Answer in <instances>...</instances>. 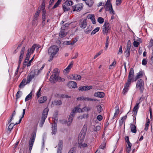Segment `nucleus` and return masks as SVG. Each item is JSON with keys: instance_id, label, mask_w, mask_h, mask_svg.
I'll return each instance as SVG.
<instances>
[{"instance_id": "nucleus-1", "label": "nucleus", "mask_w": 153, "mask_h": 153, "mask_svg": "<svg viewBox=\"0 0 153 153\" xmlns=\"http://www.w3.org/2000/svg\"><path fill=\"white\" fill-rule=\"evenodd\" d=\"M59 50V48L56 45H53L50 47L48 50V54H51L48 61L51 62L53 59L54 56L58 52Z\"/></svg>"}, {"instance_id": "nucleus-2", "label": "nucleus", "mask_w": 153, "mask_h": 153, "mask_svg": "<svg viewBox=\"0 0 153 153\" xmlns=\"http://www.w3.org/2000/svg\"><path fill=\"white\" fill-rule=\"evenodd\" d=\"M87 130V127L84 125L83 127L82 130L79 134L78 137V143H81V142L83 141L86 134V132Z\"/></svg>"}, {"instance_id": "nucleus-3", "label": "nucleus", "mask_w": 153, "mask_h": 153, "mask_svg": "<svg viewBox=\"0 0 153 153\" xmlns=\"http://www.w3.org/2000/svg\"><path fill=\"white\" fill-rule=\"evenodd\" d=\"M136 87L140 93L142 94L144 89L143 81L141 79H139L137 82Z\"/></svg>"}, {"instance_id": "nucleus-4", "label": "nucleus", "mask_w": 153, "mask_h": 153, "mask_svg": "<svg viewBox=\"0 0 153 153\" xmlns=\"http://www.w3.org/2000/svg\"><path fill=\"white\" fill-rule=\"evenodd\" d=\"M79 109L78 108L76 107L72 111L68 120V122L67 123L68 126H70L71 125L75 113L79 112Z\"/></svg>"}, {"instance_id": "nucleus-5", "label": "nucleus", "mask_w": 153, "mask_h": 153, "mask_svg": "<svg viewBox=\"0 0 153 153\" xmlns=\"http://www.w3.org/2000/svg\"><path fill=\"white\" fill-rule=\"evenodd\" d=\"M36 131H34L32 134L30 140L29 141V150L31 151L32 149L36 137Z\"/></svg>"}, {"instance_id": "nucleus-6", "label": "nucleus", "mask_w": 153, "mask_h": 153, "mask_svg": "<svg viewBox=\"0 0 153 153\" xmlns=\"http://www.w3.org/2000/svg\"><path fill=\"white\" fill-rule=\"evenodd\" d=\"M48 108H45L43 110L42 114V117L41 120V127H42L44 123L45 122V120L46 118L48 113Z\"/></svg>"}, {"instance_id": "nucleus-7", "label": "nucleus", "mask_w": 153, "mask_h": 153, "mask_svg": "<svg viewBox=\"0 0 153 153\" xmlns=\"http://www.w3.org/2000/svg\"><path fill=\"white\" fill-rule=\"evenodd\" d=\"M58 73V71L55 72V74L54 75H52L50 77V82L52 83H54L58 81L61 79V77L59 76L57 74V73Z\"/></svg>"}, {"instance_id": "nucleus-8", "label": "nucleus", "mask_w": 153, "mask_h": 153, "mask_svg": "<svg viewBox=\"0 0 153 153\" xmlns=\"http://www.w3.org/2000/svg\"><path fill=\"white\" fill-rule=\"evenodd\" d=\"M109 23L105 21L102 26V33L103 34H105L108 33L110 30V27L109 26Z\"/></svg>"}, {"instance_id": "nucleus-9", "label": "nucleus", "mask_w": 153, "mask_h": 153, "mask_svg": "<svg viewBox=\"0 0 153 153\" xmlns=\"http://www.w3.org/2000/svg\"><path fill=\"white\" fill-rule=\"evenodd\" d=\"M36 75V73L34 71H32L28 75L27 77V81L26 84L30 83L32 80L34 78Z\"/></svg>"}, {"instance_id": "nucleus-10", "label": "nucleus", "mask_w": 153, "mask_h": 153, "mask_svg": "<svg viewBox=\"0 0 153 153\" xmlns=\"http://www.w3.org/2000/svg\"><path fill=\"white\" fill-rule=\"evenodd\" d=\"M40 10L41 8L39 7L38 8V10L36 13L33 19V22L32 23V25L33 26H36L37 25V20L39 16Z\"/></svg>"}, {"instance_id": "nucleus-11", "label": "nucleus", "mask_w": 153, "mask_h": 153, "mask_svg": "<svg viewBox=\"0 0 153 153\" xmlns=\"http://www.w3.org/2000/svg\"><path fill=\"white\" fill-rule=\"evenodd\" d=\"M83 6V5L82 3L77 4L72 7L73 10V11H79L82 9Z\"/></svg>"}, {"instance_id": "nucleus-12", "label": "nucleus", "mask_w": 153, "mask_h": 153, "mask_svg": "<svg viewBox=\"0 0 153 153\" xmlns=\"http://www.w3.org/2000/svg\"><path fill=\"white\" fill-rule=\"evenodd\" d=\"M134 69L132 68H131L129 72L128 79L134 81Z\"/></svg>"}, {"instance_id": "nucleus-13", "label": "nucleus", "mask_w": 153, "mask_h": 153, "mask_svg": "<svg viewBox=\"0 0 153 153\" xmlns=\"http://www.w3.org/2000/svg\"><path fill=\"white\" fill-rule=\"evenodd\" d=\"M79 24L81 28H85L87 26L86 20L83 19H81L80 20Z\"/></svg>"}, {"instance_id": "nucleus-14", "label": "nucleus", "mask_w": 153, "mask_h": 153, "mask_svg": "<svg viewBox=\"0 0 153 153\" xmlns=\"http://www.w3.org/2000/svg\"><path fill=\"white\" fill-rule=\"evenodd\" d=\"M77 83L74 81H70L67 84V86L70 88H75L77 87Z\"/></svg>"}, {"instance_id": "nucleus-15", "label": "nucleus", "mask_w": 153, "mask_h": 153, "mask_svg": "<svg viewBox=\"0 0 153 153\" xmlns=\"http://www.w3.org/2000/svg\"><path fill=\"white\" fill-rule=\"evenodd\" d=\"M104 7L106 11H110L112 6L111 3L106 2Z\"/></svg>"}, {"instance_id": "nucleus-16", "label": "nucleus", "mask_w": 153, "mask_h": 153, "mask_svg": "<svg viewBox=\"0 0 153 153\" xmlns=\"http://www.w3.org/2000/svg\"><path fill=\"white\" fill-rule=\"evenodd\" d=\"M131 47V46L130 44H127L126 49L125 53L126 56V57H128L130 55Z\"/></svg>"}, {"instance_id": "nucleus-17", "label": "nucleus", "mask_w": 153, "mask_h": 153, "mask_svg": "<svg viewBox=\"0 0 153 153\" xmlns=\"http://www.w3.org/2000/svg\"><path fill=\"white\" fill-rule=\"evenodd\" d=\"M95 97L99 98H103L105 96V94L103 92H95L94 95Z\"/></svg>"}, {"instance_id": "nucleus-18", "label": "nucleus", "mask_w": 153, "mask_h": 153, "mask_svg": "<svg viewBox=\"0 0 153 153\" xmlns=\"http://www.w3.org/2000/svg\"><path fill=\"white\" fill-rule=\"evenodd\" d=\"M87 18L88 19H90L91 20L92 23L93 24H96V22L95 20L94 15L89 14L87 16Z\"/></svg>"}, {"instance_id": "nucleus-19", "label": "nucleus", "mask_w": 153, "mask_h": 153, "mask_svg": "<svg viewBox=\"0 0 153 153\" xmlns=\"http://www.w3.org/2000/svg\"><path fill=\"white\" fill-rule=\"evenodd\" d=\"M140 103V102H137V103L135 105L134 108L133 109V111L134 113V114L136 116L137 115L138 110L139 108V104Z\"/></svg>"}, {"instance_id": "nucleus-20", "label": "nucleus", "mask_w": 153, "mask_h": 153, "mask_svg": "<svg viewBox=\"0 0 153 153\" xmlns=\"http://www.w3.org/2000/svg\"><path fill=\"white\" fill-rule=\"evenodd\" d=\"M73 63V61H71L68 67L64 70V72L65 73H67V72H69V71L72 67Z\"/></svg>"}, {"instance_id": "nucleus-21", "label": "nucleus", "mask_w": 153, "mask_h": 153, "mask_svg": "<svg viewBox=\"0 0 153 153\" xmlns=\"http://www.w3.org/2000/svg\"><path fill=\"white\" fill-rule=\"evenodd\" d=\"M71 78L72 77V79L74 80H80L81 79V76L80 75L77 74H73L71 75Z\"/></svg>"}, {"instance_id": "nucleus-22", "label": "nucleus", "mask_w": 153, "mask_h": 153, "mask_svg": "<svg viewBox=\"0 0 153 153\" xmlns=\"http://www.w3.org/2000/svg\"><path fill=\"white\" fill-rule=\"evenodd\" d=\"M57 123H54V125H53L52 127V134H56L57 131Z\"/></svg>"}, {"instance_id": "nucleus-23", "label": "nucleus", "mask_w": 153, "mask_h": 153, "mask_svg": "<svg viewBox=\"0 0 153 153\" xmlns=\"http://www.w3.org/2000/svg\"><path fill=\"white\" fill-rule=\"evenodd\" d=\"M127 118V116L126 115H125L122 117L119 121V125L121 126L123 123H125L126 121V120Z\"/></svg>"}, {"instance_id": "nucleus-24", "label": "nucleus", "mask_w": 153, "mask_h": 153, "mask_svg": "<svg viewBox=\"0 0 153 153\" xmlns=\"http://www.w3.org/2000/svg\"><path fill=\"white\" fill-rule=\"evenodd\" d=\"M130 127L131 131L132 133H135L136 132V127L135 125L133 124H131Z\"/></svg>"}, {"instance_id": "nucleus-25", "label": "nucleus", "mask_w": 153, "mask_h": 153, "mask_svg": "<svg viewBox=\"0 0 153 153\" xmlns=\"http://www.w3.org/2000/svg\"><path fill=\"white\" fill-rule=\"evenodd\" d=\"M25 51V47H22L20 52V54L19 57V59H20L22 60V59L24 56V54Z\"/></svg>"}, {"instance_id": "nucleus-26", "label": "nucleus", "mask_w": 153, "mask_h": 153, "mask_svg": "<svg viewBox=\"0 0 153 153\" xmlns=\"http://www.w3.org/2000/svg\"><path fill=\"white\" fill-rule=\"evenodd\" d=\"M36 45V44H34L30 49H28L27 52L30 53L31 54H32L34 51Z\"/></svg>"}, {"instance_id": "nucleus-27", "label": "nucleus", "mask_w": 153, "mask_h": 153, "mask_svg": "<svg viewBox=\"0 0 153 153\" xmlns=\"http://www.w3.org/2000/svg\"><path fill=\"white\" fill-rule=\"evenodd\" d=\"M26 81H27L25 78L23 79L19 85V87L20 88H23L25 85H26Z\"/></svg>"}, {"instance_id": "nucleus-28", "label": "nucleus", "mask_w": 153, "mask_h": 153, "mask_svg": "<svg viewBox=\"0 0 153 153\" xmlns=\"http://www.w3.org/2000/svg\"><path fill=\"white\" fill-rule=\"evenodd\" d=\"M47 99L46 97L44 96L41 97L39 100V103H42L45 102Z\"/></svg>"}, {"instance_id": "nucleus-29", "label": "nucleus", "mask_w": 153, "mask_h": 153, "mask_svg": "<svg viewBox=\"0 0 153 153\" xmlns=\"http://www.w3.org/2000/svg\"><path fill=\"white\" fill-rule=\"evenodd\" d=\"M79 109V112H83L85 111H87L90 110L91 109V108L89 107H85L83 108L82 109H81L78 108Z\"/></svg>"}, {"instance_id": "nucleus-30", "label": "nucleus", "mask_w": 153, "mask_h": 153, "mask_svg": "<svg viewBox=\"0 0 153 153\" xmlns=\"http://www.w3.org/2000/svg\"><path fill=\"white\" fill-rule=\"evenodd\" d=\"M93 28L91 26L89 25L88 26L87 28L85 30L84 32L86 34H89L90 32L92 30Z\"/></svg>"}, {"instance_id": "nucleus-31", "label": "nucleus", "mask_w": 153, "mask_h": 153, "mask_svg": "<svg viewBox=\"0 0 153 153\" xmlns=\"http://www.w3.org/2000/svg\"><path fill=\"white\" fill-rule=\"evenodd\" d=\"M73 4V2L71 0H66V1L64 3L65 5L67 6H70L72 5Z\"/></svg>"}, {"instance_id": "nucleus-32", "label": "nucleus", "mask_w": 153, "mask_h": 153, "mask_svg": "<svg viewBox=\"0 0 153 153\" xmlns=\"http://www.w3.org/2000/svg\"><path fill=\"white\" fill-rule=\"evenodd\" d=\"M53 118L54 120V123H57V120L58 119V113L57 112H56L54 116L53 117Z\"/></svg>"}, {"instance_id": "nucleus-33", "label": "nucleus", "mask_w": 153, "mask_h": 153, "mask_svg": "<svg viewBox=\"0 0 153 153\" xmlns=\"http://www.w3.org/2000/svg\"><path fill=\"white\" fill-rule=\"evenodd\" d=\"M59 36L61 38H63L65 37L67 34L66 33L64 30H61L60 32Z\"/></svg>"}, {"instance_id": "nucleus-34", "label": "nucleus", "mask_w": 153, "mask_h": 153, "mask_svg": "<svg viewBox=\"0 0 153 153\" xmlns=\"http://www.w3.org/2000/svg\"><path fill=\"white\" fill-rule=\"evenodd\" d=\"M62 102L61 100H55L53 104L56 105H62Z\"/></svg>"}, {"instance_id": "nucleus-35", "label": "nucleus", "mask_w": 153, "mask_h": 153, "mask_svg": "<svg viewBox=\"0 0 153 153\" xmlns=\"http://www.w3.org/2000/svg\"><path fill=\"white\" fill-rule=\"evenodd\" d=\"M143 75L142 73L141 72H138L135 77L134 81H136L137 79L141 77Z\"/></svg>"}, {"instance_id": "nucleus-36", "label": "nucleus", "mask_w": 153, "mask_h": 153, "mask_svg": "<svg viewBox=\"0 0 153 153\" xmlns=\"http://www.w3.org/2000/svg\"><path fill=\"white\" fill-rule=\"evenodd\" d=\"M85 3L89 7H91L93 4L94 2L92 0H89L88 1H86Z\"/></svg>"}, {"instance_id": "nucleus-37", "label": "nucleus", "mask_w": 153, "mask_h": 153, "mask_svg": "<svg viewBox=\"0 0 153 153\" xmlns=\"http://www.w3.org/2000/svg\"><path fill=\"white\" fill-rule=\"evenodd\" d=\"M63 146V142L62 140H59L58 144V149L59 150H62Z\"/></svg>"}, {"instance_id": "nucleus-38", "label": "nucleus", "mask_w": 153, "mask_h": 153, "mask_svg": "<svg viewBox=\"0 0 153 153\" xmlns=\"http://www.w3.org/2000/svg\"><path fill=\"white\" fill-rule=\"evenodd\" d=\"M32 94L31 92H30L25 97V101L26 102L30 99H31L32 97Z\"/></svg>"}, {"instance_id": "nucleus-39", "label": "nucleus", "mask_w": 153, "mask_h": 153, "mask_svg": "<svg viewBox=\"0 0 153 153\" xmlns=\"http://www.w3.org/2000/svg\"><path fill=\"white\" fill-rule=\"evenodd\" d=\"M16 114V112L15 111H13V113L12 114V115L10 116V118L8 121V124H9L10 123L12 120H13V117Z\"/></svg>"}, {"instance_id": "nucleus-40", "label": "nucleus", "mask_w": 153, "mask_h": 153, "mask_svg": "<svg viewBox=\"0 0 153 153\" xmlns=\"http://www.w3.org/2000/svg\"><path fill=\"white\" fill-rule=\"evenodd\" d=\"M100 30L99 27H97L94 29L91 32V35H93L95 34L97 32H98Z\"/></svg>"}, {"instance_id": "nucleus-41", "label": "nucleus", "mask_w": 153, "mask_h": 153, "mask_svg": "<svg viewBox=\"0 0 153 153\" xmlns=\"http://www.w3.org/2000/svg\"><path fill=\"white\" fill-rule=\"evenodd\" d=\"M133 81L131 80L128 79H127V82L125 83V85L124 86L126 87H127L129 88L130 85L131 84V82H133Z\"/></svg>"}, {"instance_id": "nucleus-42", "label": "nucleus", "mask_w": 153, "mask_h": 153, "mask_svg": "<svg viewBox=\"0 0 153 153\" xmlns=\"http://www.w3.org/2000/svg\"><path fill=\"white\" fill-rule=\"evenodd\" d=\"M109 37L108 36H107L106 37V40L105 42V49L106 50H107L108 46V42H109Z\"/></svg>"}, {"instance_id": "nucleus-43", "label": "nucleus", "mask_w": 153, "mask_h": 153, "mask_svg": "<svg viewBox=\"0 0 153 153\" xmlns=\"http://www.w3.org/2000/svg\"><path fill=\"white\" fill-rule=\"evenodd\" d=\"M62 8L64 12L70 10V8L68 6L65 5L64 4L62 5Z\"/></svg>"}, {"instance_id": "nucleus-44", "label": "nucleus", "mask_w": 153, "mask_h": 153, "mask_svg": "<svg viewBox=\"0 0 153 153\" xmlns=\"http://www.w3.org/2000/svg\"><path fill=\"white\" fill-rule=\"evenodd\" d=\"M62 0H58L53 7V8L54 9L57 7L60 4Z\"/></svg>"}, {"instance_id": "nucleus-45", "label": "nucleus", "mask_w": 153, "mask_h": 153, "mask_svg": "<svg viewBox=\"0 0 153 153\" xmlns=\"http://www.w3.org/2000/svg\"><path fill=\"white\" fill-rule=\"evenodd\" d=\"M25 109H23V112L22 113V117H21V118L19 119V122L18 123H16L15 124V125H17L18 124L20 123L22 121V118H23L24 117V115L25 113Z\"/></svg>"}, {"instance_id": "nucleus-46", "label": "nucleus", "mask_w": 153, "mask_h": 153, "mask_svg": "<svg viewBox=\"0 0 153 153\" xmlns=\"http://www.w3.org/2000/svg\"><path fill=\"white\" fill-rule=\"evenodd\" d=\"M100 126H97L94 127L93 130L95 132H97L99 131L100 129Z\"/></svg>"}, {"instance_id": "nucleus-47", "label": "nucleus", "mask_w": 153, "mask_h": 153, "mask_svg": "<svg viewBox=\"0 0 153 153\" xmlns=\"http://www.w3.org/2000/svg\"><path fill=\"white\" fill-rule=\"evenodd\" d=\"M82 142H81V143H79V147L81 148H85L88 146L87 144L85 143H82Z\"/></svg>"}, {"instance_id": "nucleus-48", "label": "nucleus", "mask_w": 153, "mask_h": 153, "mask_svg": "<svg viewBox=\"0 0 153 153\" xmlns=\"http://www.w3.org/2000/svg\"><path fill=\"white\" fill-rule=\"evenodd\" d=\"M97 21L100 24H102L104 22V19L101 17H99L97 19Z\"/></svg>"}, {"instance_id": "nucleus-49", "label": "nucleus", "mask_w": 153, "mask_h": 153, "mask_svg": "<svg viewBox=\"0 0 153 153\" xmlns=\"http://www.w3.org/2000/svg\"><path fill=\"white\" fill-rule=\"evenodd\" d=\"M149 120L148 119V122L146 123L145 125V128L144 129L146 131H147L148 129V128L149 125Z\"/></svg>"}, {"instance_id": "nucleus-50", "label": "nucleus", "mask_w": 153, "mask_h": 153, "mask_svg": "<svg viewBox=\"0 0 153 153\" xmlns=\"http://www.w3.org/2000/svg\"><path fill=\"white\" fill-rule=\"evenodd\" d=\"M16 125L13 123H11L10 124L8 127V129L10 131L13 128L14 126Z\"/></svg>"}, {"instance_id": "nucleus-51", "label": "nucleus", "mask_w": 153, "mask_h": 153, "mask_svg": "<svg viewBox=\"0 0 153 153\" xmlns=\"http://www.w3.org/2000/svg\"><path fill=\"white\" fill-rule=\"evenodd\" d=\"M97 111L98 113H100L102 111V108L101 105H99L97 106Z\"/></svg>"}, {"instance_id": "nucleus-52", "label": "nucleus", "mask_w": 153, "mask_h": 153, "mask_svg": "<svg viewBox=\"0 0 153 153\" xmlns=\"http://www.w3.org/2000/svg\"><path fill=\"white\" fill-rule=\"evenodd\" d=\"M21 93L22 92L20 91H19L17 92L16 97V100H17L20 97L21 95L19 94Z\"/></svg>"}, {"instance_id": "nucleus-53", "label": "nucleus", "mask_w": 153, "mask_h": 153, "mask_svg": "<svg viewBox=\"0 0 153 153\" xmlns=\"http://www.w3.org/2000/svg\"><path fill=\"white\" fill-rule=\"evenodd\" d=\"M123 0H116V4L117 6H119L121 4Z\"/></svg>"}, {"instance_id": "nucleus-54", "label": "nucleus", "mask_w": 153, "mask_h": 153, "mask_svg": "<svg viewBox=\"0 0 153 153\" xmlns=\"http://www.w3.org/2000/svg\"><path fill=\"white\" fill-rule=\"evenodd\" d=\"M85 91L91 89L92 88V87L91 86L85 85Z\"/></svg>"}, {"instance_id": "nucleus-55", "label": "nucleus", "mask_w": 153, "mask_h": 153, "mask_svg": "<svg viewBox=\"0 0 153 153\" xmlns=\"http://www.w3.org/2000/svg\"><path fill=\"white\" fill-rule=\"evenodd\" d=\"M41 87H40L38 91L37 92L36 95L37 96V97L39 98V97L41 95Z\"/></svg>"}, {"instance_id": "nucleus-56", "label": "nucleus", "mask_w": 153, "mask_h": 153, "mask_svg": "<svg viewBox=\"0 0 153 153\" xmlns=\"http://www.w3.org/2000/svg\"><path fill=\"white\" fill-rule=\"evenodd\" d=\"M128 88L124 86V88L123 90V94H125L128 91Z\"/></svg>"}, {"instance_id": "nucleus-57", "label": "nucleus", "mask_w": 153, "mask_h": 153, "mask_svg": "<svg viewBox=\"0 0 153 153\" xmlns=\"http://www.w3.org/2000/svg\"><path fill=\"white\" fill-rule=\"evenodd\" d=\"M31 54L27 52L25 60L28 61L29 60V58Z\"/></svg>"}, {"instance_id": "nucleus-58", "label": "nucleus", "mask_w": 153, "mask_h": 153, "mask_svg": "<svg viewBox=\"0 0 153 153\" xmlns=\"http://www.w3.org/2000/svg\"><path fill=\"white\" fill-rule=\"evenodd\" d=\"M46 18V15H42V19L43 21L42 22V25H44L45 24V21Z\"/></svg>"}, {"instance_id": "nucleus-59", "label": "nucleus", "mask_w": 153, "mask_h": 153, "mask_svg": "<svg viewBox=\"0 0 153 153\" xmlns=\"http://www.w3.org/2000/svg\"><path fill=\"white\" fill-rule=\"evenodd\" d=\"M76 150L75 148H72L70 150L68 153H76Z\"/></svg>"}, {"instance_id": "nucleus-60", "label": "nucleus", "mask_w": 153, "mask_h": 153, "mask_svg": "<svg viewBox=\"0 0 153 153\" xmlns=\"http://www.w3.org/2000/svg\"><path fill=\"white\" fill-rule=\"evenodd\" d=\"M140 43L139 42L134 41L133 42V45L134 47H137L138 46Z\"/></svg>"}, {"instance_id": "nucleus-61", "label": "nucleus", "mask_w": 153, "mask_h": 153, "mask_svg": "<svg viewBox=\"0 0 153 153\" xmlns=\"http://www.w3.org/2000/svg\"><path fill=\"white\" fill-rule=\"evenodd\" d=\"M78 38H76L75 39L72 40V42H71V45H73L78 40Z\"/></svg>"}, {"instance_id": "nucleus-62", "label": "nucleus", "mask_w": 153, "mask_h": 153, "mask_svg": "<svg viewBox=\"0 0 153 153\" xmlns=\"http://www.w3.org/2000/svg\"><path fill=\"white\" fill-rule=\"evenodd\" d=\"M88 117V114H87L86 115L85 114H84L82 116L80 117H79V118L82 119L85 118H87V117Z\"/></svg>"}, {"instance_id": "nucleus-63", "label": "nucleus", "mask_w": 153, "mask_h": 153, "mask_svg": "<svg viewBox=\"0 0 153 153\" xmlns=\"http://www.w3.org/2000/svg\"><path fill=\"white\" fill-rule=\"evenodd\" d=\"M123 53V51L122 50V47L121 46H120L119 48V52L118 53V54H121Z\"/></svg>"}, {"instance_id": "nucleus-64", "label": "nucleus", "mask_w": 153, "mask_h": 153, "mask_svg": "<svg viewBox=\"0 0 153 153\" xmlns=\"http://www.w3.org/2000/svg\"><path fill=\"white\" fill-rule=\"evenodd\" d=\"M42 15H46V10L45 8H42Z\"/></svg>"}]
</instances>
